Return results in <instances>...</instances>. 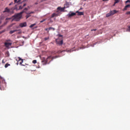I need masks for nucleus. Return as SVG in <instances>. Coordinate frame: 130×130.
I'll list each match as a JSON object with an SVG mask.
<instances>
[{
  "instance_id": "1",
  "label": "nucleus",
  "mask_w": 130,
  "mask_h": 130,
  "mask_svg": "<svg viewBox=\"0 0 130 130\" xmlns=\"http://www.w3.org/2000/svg\"><path fill=\"white\" fill-rule=\"evenodd\" d=\"M24 13V11H22L19 13H17L15 15L13 16V18H14L15 21H20L21 20V18H22V14Z\"/></svg>"
},
{
  "instance_id": "2",
  "label": "nucleus",
  "mask_w": 130,
  "mask_h": 130,
  "mask_svg": "<svg viewBox=\"0 0 130 130\" xmlns=\"http://www.w3.org/2000/svg\"><path fill=\"white\" fill-rule=\"evenodd\" d=\"M11 41V40L8 39L6 40V42L5 43V45L6 47H9L10 45H12V43H9Z\"/></svg>"
},
{
  "instance_id": "3",
  "label": "nucleus",
  "mask_w": 130,
  "mask_h": 130,
  "mask_svg": "<svg viewBox=\"0 0 130 130\" xmlns=\"http://www.w3.org/2000/svg\"><path fill=\"white\" fill-rule=\"evenodd\" d=\"M3 13H10V14H14V11H11V10L7 7L5 9V11H3Z\"/></svg>"
},
{
  "instance_id": "4",
  "label": "nucleus",
  "mask_w": 130,
  "mask_h": 130,
  "mask_svg": "<svg viewBox=\"0 0 130 130\" xmlns=\"http://www.w3.org/2000/svg\"><path fill=\"white\" fill-rule=\"evenodd\" d=\"M56 43L59 45H62V44L63 43V41L62 40L60 41L59 39H56Z\"/></svg>"
},
{
  "instance_id": "5",
  "label": "nucleus",
  "mask_w": 130,
  "mask_h": 130,
  "mask_svg": "<svg viewBox=\"0 0 130 130\" xmlns=\"http://www.w3.org/2000/svg\"><path fill=\"white\" fill-rule=\"evenodd\" d=\"M73 16H76V13L72 12L71 13H69L67 14V17H68V18H72V17H73Z\"/></svg>"
},
{
  "instance_id": "6",
  "label": "nucleus",
  "mask_w": 130,
  "mask_h": 130,
  "mask_svg": "<svg viewBox=\"0 0 130 130\" xmlns=\"http://www.w3.org/2000/svg\"><path fill=\"white\" fill-rule=\"evenodd\" d=\"M27 26V23L26 22H24L23 23H21L19 24V26L21 27V28H23L24 27H26Z\"/></svg>"
},
{
  "instance_id": "7",
  "label": "nucleus",
  "mask_w": 130,
  "mask_h": 130,
  "mask_svg": "<svg viewBox=\"0 0 130 130\" xmlns=\"http://www.w3.org/2000/svg\"><path fill=\"white\" fill-rule=\"evenodd\" d=\"M18 58H19V60H18V61H20V60H21V62H20V64L21 66H24V65H23V64H22V63H23V61H24V59H22V58H21V57H19Z\"/></svg>"
},
{
  "instance_id": "8",
  "label": "nucleus",
  "mask_w": 130,
  "mask_h": 130,
  "mask_svg": "<svg viewBox=\"0 0 130 130\" xmlns=\"http://www.w3.org/2000/svg\"><path fill=\"white\" fill-rule=\"evenodd\" d=\"M14 4L20 5V4H21V0H14Z\"/></svg>"
},
{
  "instance_id": "9",
  "label": "nucleus",
  "mask_w": 130,
  "mask_h": 130,
  "mask_svg": "<svg viewBox=\"0 0 130 130\" xmlns=\"http://www.w3.org/2000/svg\"><path fill=\"white\" fill-rule=\"evenodd\" d=\"M58 14L53 13L51 18H54V17H58Z\"/></svg>"
},
{
  "instance_id": "10",
  "label": "nucleus",
  "mask_w": 130,
  "mask_h": 130,
  "mask_svg": "<svg viewBox=\"0 0 130 130\" xmlns=\"http://www.w3.org/2000/svg\"><path fill=\"white\" fill-rule=\"evenodd\" d=\"M116 10H113L112 11L110 12V14H111V16H112L113 15H114V14H116Z\"/></svg>"
},
{
  "instance_id": "11",
  "label": "nucleus",
  "mask_w": 130,
  "mask_h": 130,
  "mask_svg": "<svg viewBox=\"0 0 130 130\" xmlns=\"http://www.w3.org/2000/svg\"><path fill=\"white\" fill-rule=\"evenodd\" d=\"M129 7H130V5H127L125 6L123 9V11H126V10L127 9V8H129Z\"/></svg>"
},
{
  "instance_id": "12",
  "label": "nucleus",
  "mask_w": 130,
  "mask_h": 130,
  "mask_svg": "<svg viewBox=\"0 0 130 130\" xmlns=\"http://www.w3.org/2000/svg\"><path fill=\"white\" fill-rule=\"evenodd\" d=\"M57 10L60 11V12H63V9L60 7H59L57 8Z\"/></svg>"
},
{
  "instance_id": "13",
  "label": "nucleus",
  "mask_w": 130,
  "mask_h": 130,
  "mask_svg": "<svg viewBox=\"0 0 130 130\" xmlns=\"http://www.w3.org/2000/svg\"><path fill=\"white\" fill-rule=\"evenodd\" d=\"M64 6H66V8H69L70 7V3L66 2V4H64Z\"/></svg>"
},
{
  "instance_id": "14",
  "label": "nucleus",
  "mask_w": 130,
  "mask_h": 130,
  "mask_svg": "<svg viewBox=\"0 0 130 130\" xmlns=\"http://www.w3.org/2000/svg\"><path fill=\"white\" fill-rule=\"evenodd\" d=\"M5 55L6 56H7V57H10V52H9V51H7L5 53Z\"/></svg>"
},
{
  "instance_id": "15",
  "label": "nucleus",
  "mask_w": 130,
  "mask_h": 130,
  "mask_svg": "<svg viewBox=\"0 0 130 130\" xmlns=\"http://www.w3.org/2000/svg\"><path fill=\"white\" fill-rule=\"evenodd\" d=\"M17 31H18V30H17V29H15V30H11L9 32V34H13V33H15V32H17Z\"/></svg>"
},
{
  "instance_id": "16",
  "label": "nucleus",
  "mask_w": 130,
  "mask_h": 130,
  "mask_svg": "<svg viewBox=\"0 0 130 130\" xmlns=\"http://www.w3.org/2000/svg\"><path fill=\"white\" fill-rule=\"evenodd\" d=\"M76 13H78L79 16H82L83 15H84V13L82 12H80L77 11Z\"/></svg>"
},
{
  "instance_id": "17",
  "label": "nucleus",
  "mask_w": 130,
  "mask_h": 130,
  "mask_svg": "<svg viewBox=\"0 0 130 130\" xmlns=\"http://www.w3.org/2000/svg\"><path fill=\"white\" fill-rule=\"evenodd\" d=\"M12 10H16V11H18L19 9H18V7L17 5H15L14 8H12Z\"/></svg>"
},
{
  "instance_id": "18",
  "label": "nucleus",
  "mask_w": 130,
  "mask_h": 130,
  "mask_svg": "<svg viewBox=\"0 0 130 130\" xmlns=\"http://www.w3.org/2000/svg\"><path fill=\"white\" fill-rule=\"evenodd\" d=\"M34 26H36V23H34L29 26V28H32Z\"/></svg>"
},
{
  "instance_id": "19",
  "label": "nucleus",
  "mask_w": 130,
  "mask_h": 130,
  "mask_svg": "<svg viewBox=\"0 0 130 130\" xmlns=\"http://www.w3.org/2000/svg\"><path fill=\"white\" fill-rule=\"evenodd\" d=\"M63 51H67V52H72V51H73L72 50H66V51H62L61 52H63Z\"/></svg>"
},
{
  "instance_id": "20",
  "label": "nucleus",
  "mask_w": 130,
  "mask_h": 130,
  "mask_svg": "<svg viewBox=\"0 0 130 130\" xmlns=\"http://www.w3.org/2000/svg\"><path fill=\"white\" fill-rule=\"evenodd\" d=\"M10 66H11V64H10L9 63H6L5 66V68H6V69H7V68H8V67H10Z\"/></svg>"
},
{
  "instance_id": "21",
  "label": "nucleus",
  "mask_w": 130,
  "mask_h": 130,
  "mask_svg": "<svg viewBox=\"0 0 130 130\" xmlns=\"http://www.w3.org/2000/svg\"><path fill=\"white\" fill-rule=\"evenodd\" d=\"M115 3H114V6H115V4H117L118 3H119V0H115Z\"/></svg>"
},
{
  "instance_id": "22",
  "label": "nucleus",
  "mask_w": 130,
  "mask_h": 130,
  "mask_svg": "<svg viewBox=\"0 0 130 130\" xmlns=\"http://www.w3.org/2000/svg\"><path fill=\"white\" fill-rule=\"evenodd\" d=\"M110 16H111V13H110V12L106 15L107 17H110Z\"/></svg>"
},
{
  "instance_id": "23",
  "label": "nucleus",
  "mask_w": 130,
  "mask_h": 130,
  "mask_svg": "<svg viewBox=\"0 0 130 130\" xmlns=\"http://www.w3.org/2000/svg\"><path fill=\"white\" fill-rule=\"evenodd\" d=\"M51 29H52L53 31H54V30H55V28L51 27H49V30H51Z\"/></svg>"
},
{
  "instance_id": "24",
  "label": "nucleus",
  "mask_w": 130,
  "mask_h": 130,
  "mask_svg": "<svg viewBox=\"0 0 130 130\" xmlns=\"http://www.w3.org/2000/svg\"><path fill=\"white\" fill-rule=\"evenodd\" d=\"M50 58H51V56L48 57L47 60H46V62L47 63V61H48V59H50Z\"/></svg>"
},
{
  "instance_id": "25",
  "label": "nucleus",
  "mask_w": 130,
  "mask_h": 130,
  "mask_svg": "<svg viewBox=\"0 0 130 130\" xmlns=\"http://www.w3.org/2000/svg\"><path fill=\"white\" fill-rule=\"evenodd\" d=\"M26 14H27V15H31V14H34V12L31 11V12L26 13Z\"/></svg>"
},
{
  "instance_id": "26",
  "label": "nucleus",
  "mask_w": 130,
  "mask_h": 130,
  "mask_svg": "<svg viewBox=\"0 0 130 130\" xmlns=\"http://www.w3.org/2000/svg\"><path fill=\"white\" fill-rule=\"evenodd\" d=\"M8 24V21H7L6 22H5L3 24V26H6V25Z\"/></svg>"
},
{
  "instance_id": "27",
  "label": "nucleus",
  "mask_w": 130,
  "mask_h": 130,
  "mask_svg": "<svg viewBox=\"0 0 130 130\" xmlns=\"http://www.w3.org/2000/svg\"><path fill=\"white\" fill-rule=\"evenodd\" d=\"M46 21V19H43L42 20H41V21H40V23H43V22H44V21Z\"/></svg>"
},
{
  "instance_id": "28",
  "label": "nucleus",
  "mask_w": 130,
  "mask_h": 130,
  "mask_svg": "<svg viewBox=\"0 0 130 130\" xmlns=\"http://www.w3.org/2000/svg\"><path fill=\"white\" fill-rule=\"evenodd\" d=\"M30 17H31V15L30 14L26 15V19H28V18H29Z\"/></svg>"
},
{
  "instance_id": "29",
  "label": "nucleus",
  "mask_w": 130,
  "mask_h": 130,
  "mask_svg": "<svg viewBox=\"0 0 130 130\" xmlns=\"http://www.w3.org/2000/svg\"><path fill=\"white\" fill-rule=\"evenodd\" d=\"M5 32H6V29H4V30L0 31V32H1V34Z\"/></svg>"
},
{
  "instance_id": "30",
  "label": "nucleus",
  "mask_w": 130,
  "mask_h": 130,
  "mask_svg": "<svg viewBox=\"0 0 130 130\" xmlns=\"http://www.w3.org/2000/svg\"><path fill=\"white\" fill-rule=\"evenodd\" d=\"M49 39V37L45 38L44 40L46 41V40H48Z\"/></svg>"
},
{
  "instance_id": "31",
  "label": "nucleus",
  "mask_w": 130,
  "mask_h": 130,
  "mask_svg": "<svg viewBox=\"0 0 130 130\" xmlns=\"http://www.w3.org/2000/svg\"><path fill=\"white\" fill-rule=\"evenodd\" d=\"M126 31L130 32V26H128V29H127Z\"/></svg>"
},
{
  "instance_id": "32",
  "label": "nucleus",
  "mask_w": 130,
  "mask_h": 130,
  "mask_svg": "<svg viewBox=\"0 0 130 130\" xmlns=\"http://www.w3.org/2000/svg\"><path fill=\"white\" fill-rule=\"evenodd\" d=\"M37 62V61L36 60H34L33 61H32V63H36Z\"/></svg>"
},
{
  "instance_id": "33",
  "label": "nucleus",
  "mask_w": 130,
  "mask_h": 130,
  "mask_svg": "<svg viewBox=\"0 0 130 130\" xmlns=\"http://www.w3.org/2000/svg\"><path fill=\"white\" fill-rule=\"evenodd\" d=\"M22 9H23V7L20 6H19V10H22Z\"/></svg>"
},
{
  "instance_id": "34",
  "label": "nucleus",
  "mask_w": 130,
  "mask_h": 130,
  "mask_svg": "<svg viewBox=\"0 0 130 130\" xmlns=\"http://www.w3.org/2000/svg\"><path fill=\"white\" fill-rule=\"evenodd\" d=\"M128 3H130V0H127L125 1V4H127Z\"/></svg>"
},
{
  "instance_id": "35",
  "label": "nucleus",
  "mask_w": 130,
  "mask_h": 130,
  "mask_svg": "<svg viewBox=\"0 0 130 130\" xmlns=\"http://www.w3.org/2000/svg\"><path fill=\"white\" fill-rule=\"evenodd\" d=\"M24 11H28V8H25L24 9L23 12H24Z\"/></svg>"
},
{
  "instance_id": "36",
  "label": "nucleus",
  "mask_w": 130,
  "mask_h": 130,
  "mask_svg": "<svg viewBox=\"0 0 130 130\" xmlns=\"http://www.w3.org/2000/svg\"><path fill=\"white\" fill-rule=\"evenodd\" d=\"M45 30H46V31H47V32H49V28H46V29H45Z\"/></svg>"
},
{
  "instance_id": "37",
  "label": "nucleus",
  "mask_w": 130,
  "mask_h": 130,
  "mask_svg": "<svg viewBox=\"0 0 130 130\" xmlns=\"http://www.w3.org/2000/svg\"><path fill=\"white\" fill-rule=\"evenodd\" d=\"M66 6H64V7L62 8L63 9V12L64 11V10L66 9Z\"/></svg>"
},
{
  "instance_id": "38",
  "label": "nucleus",
  "mask_w": 130,
  "mask_h": 130,
  "mask_svg": "<svg viewBox=\"0 0 130 130\" xmlns=\"http://www.w3.org/2000/svg\"><path fill=\"white\" fill-rule=\"evenodd\" d=\"M6 20H11V18H6Z\"/></svg>"
},
{
  "instance_id": "39",
  "label": "nucleus",
  "mask_w": 130,
  "mask_h": 130,
  "mask_svg": "<svg viewBox=\"0 0 130 130\" xmlns=\"http://www.w3.org/2000/svg\"><path fill=\"white\" fill-rule=\"evenodd\" d=\"M96 29H92L91 30V31H96Z\"/></svg>"
},
{
  "instance_id": "40",
  "label": "nucleus",
  "mask_w": 130,
  "mask_h": 130,
  "mask_svg": "<svg viewBox=\"0 0 130 130\" xmlns=\"http://www.w3.org/2000/svg\"><path fill=\"white\" fill-rule=\"evenodd\" d=\"M3 27H4V26H3V25L0 26V30H1V29H2V28H3Z\"/></svg>"
},
{
  "instance_id": "41",
  "label": "nucleus",
  "mask_w": 130,
  "mask_h": 130,
  "mask_svg": "<svg viewBox=\"0 0 130 130\" xmlns=\"http://www.w3.org/2000/svg\"><path fill=\"white\" fill-rule=\"evenodd\" d=\"M59 37H62V35H59Z\"/></svg>"
},
{
  "instance_id": "42",
  "label": "nucleus",
  "mask_w": 130,
  "mask_h": 130,
  "mask_svg": "<svg viewBox=\"0 0 130 130\" xmlns=\"http://www.w3.org/2000/svg\"><path fill=\"white\" fill-rule=\"evenodd\" d=\"M13 4V2H12L11 3H10V4H9V6H12V4Z\"/></svg>"
},
{
  "instance_id": "43",
  "label": "nucleus",
  "mask_w": 130,
  "mask_h": 130,
  "mask_svg": "<svg viewBox=\"0 0 130 130\" xmlns=\"http://www.w3.org/2000/svg\"><path fill=\"white\" fill-rule=\"evenodd\" d=\"M107 1H109V0H103V2H107Z\"/></svg>"
},
{
  "instance_id": "44",
  "label": "nucleus",
  "mask_w": 130,
  "mask_h": 130,
  "mask_svg": "<svg viewBox=\"0 0 130 130\" xmlns=\"http://www.w3.org/2000/svg\"><path fill=\"white\" fill-rule=\"evenodd\" d=\"M25 6H26V4H24L23 5V7H25Z\"/></svg>"
},
{
  "instance_id": "45",
  "label": "nucleus",
  "mask_w": 130,
  "mask_h": 130,
  "mask_svg": "<svg viewBox=\"0 0 130 130\" xmlns=\"http://www.w3.org/2000/svg\"><path fill=\"white\" fill-rule=\"evenodd\" d=\"M57 57H54L53 58H56Z\"/></svg>"
},
{
  "instance_id": "46",
  "label": "nucleus",
  "mask_w": 130,
  "mask_h": 130,
  "mask_svg": "<svg viewBox=\"0 0 130 130\" xmlns=\"http://www.w3.org/2000/svg\"><path fill=\"white\" fill-rule=\"evenodd\" d=\"M45 1H46V0H42V2H44Z\"/></svg>"
},
{
  "instance_id": "47",
  "label": "nucleus",
  "mask_w": 130,
  "mask_h": 130,
  "mask_svg": "<svg viewBox=\"0 0 130 130\" xmlns=\"http://www.w3.org/2000/svg\"><path fill=\"white\" fill-rule=\"evenodd\" d=\"M0 24H2V20H0Z\"/></svg>"
},
{
  "instance_id": "48",
  "label": "nucleus",
  "mask_w": 130,
  "mask_h": 130,
  "mask_svg": "<svg viewBox=\"0 0 130 130\" xmlns=\"http://www.w3.org/2000/svg\"><path fill=\"white\" fill-rule=\"evenodd\" d=\"M35 5H38V3H35Z\"/></svg>"
},
{
  "instance_id": "49",
  "label": "nucleus",
  "mask_w": 130,
  "mask_h": 130,
  "mask_svg": "<svg viewBox=\"0 0 130 130\" xmlns=\"http://www.w3.org/2000/svg\"><path fill=\"white\" fill-rule=\"evenodd\" d=\"M18 34H21V31L19 32Z\"/></svg>"
},
{
  "instance_id": "50",
  "label": "nucleus",
  "mask_w": 130,
  "mask_h": 130,
  "mask_svg": "<svg viewBox=\"0 0 130 130\" xmlns=\"http://www.w3.org/2000/svg\"><path fill=\"white\" fill-rule=\"evenodd\" d=\"M22 38H25V37H24V36H23V37H22Z\"/></svg>"
},
{
  "instance_id": "51",
  "label": "nucleus",
  "mask_w": 130,
  "mask_h": 130,
  "mask_svg": "<svg viewBox=\"0 0 130 130\" xmlns=\"http://www.w3.org/2000/svg\"><path fill=\"white\" fill-rule=\"evenodd\" d=\"M82 9H83V8H82L80 9V10H82Z\"/></svg>"
},
{
  "instance_id": "52",
  "label": "nucleus",
  "mask_w": 130,
  "mask_h": 130,
  "mask_svg": "<svg viewBox=\"0 0 130 130\" xmlns=\"http://www.w3.org/2000/svg\"><path fill=\"white\" fill-rule=\"evenodd\" d=\"M51 22H52V20H50Z\"/></svg>"
},
{
  "instance_id": "53",
  "label": "nucleus",
  "mask_w": 130,
  "mask_h": 130,
  "mask_svg": "<svg viewBox=\"0 0 130 130\" xmlns=\"http://www.w3.org/2000/svg\"><path fill=\"white\" fill-rule=\"evenodd\" d=\"M17 64H18V63H17Z\"/></svg>"
}]
</instances>
